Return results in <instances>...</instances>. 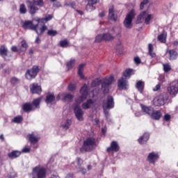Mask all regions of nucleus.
<instances>
[{
	"label": "nucleus",
	"mask_w": 178,
	"mask_h": 178,
	"mask_svg": "<svg viewBox=\"0 0 178 178\" xmlns=\"http://www.w3.org/2000/svg\"><path fill=\"white\" fill-rule=\"evenodd\" d=\"M80 92L81 95L75 100V104L74 106V112L75 113V116L79 122H83L84 118H83V115H84V111L80 108V104L81 102H84L86 99H87V96L88 95V86L87 85H84L80 90Z\"/></svg>",
	"instance_id": "1"
},
{
	"label": "nucleus",
	"mask_w": 178,
	"mask_h": 178,
	"mask_svg": "<svg viewBox=\"0 0 178 178\" xmlns=\"http://www.w3.org/2000/svg\"><path fill=\"white\" fill-rule=\"evenodd\" d=\"M154 19V15L149 14L148 10L143 11L138 15L136 19V24H140L141 23H145V24H151V20Z\"/></svg>",
	"instance_id": "2"
},
{
	"label": "nucleus",
	"mask_w": 178,
	"mask_h": 178,
	"mask_svg": "<svg viewBox=\"0 0 178 178\" xmlns=\"http://www.w3.org/2000/svg\"><path fill=\"white\" fill-rule=\"evenodd\" d=\"M95 147H97V140L94 138H88L83 141V147L80 149V151L81 152H83V151L88 152L92 151Z\"/></svg>",
	"instance_id": "3"
},
{
	"label": "nucleus",
	"mask_w": 178,
	"mask_h": 178,
	"mask_svg": "<svg viewBox=\"0 0 178 178\" xmlns=\"http://www.w3.org/2000/svg\"><path fill=\"white\" fill-rule=\"evenodd\" d=\"M115 107V103L113 102V97L108 96L107 99L103 102L102 108L104 109V115L107 119H109V111L108 109H113Z\"/></svg>",
	"instance_id": "4"
},
{
	"label": "nucleus",
	"mask_w": 178,
	"mask_h": 178,
	"mask_svg": "<svg viewBox=\"0 0 178 178\" xmlns=\"http://www.w3.org/2000/svg\"><path fill=\"white\" fill-rule=\"evenodd\" d=\"M136 16V12L134 10H131L129 14L126 16L125 19L124 21V26L126 29H131L133 27V19Z\"/></svg>",
	"instance_id": "5"
},
{
	"label": "nucleus",
	"mask_w": 178,
	"mask_h": 178,
	"mask_svg": "<svg viewBox=\"0 0 178 178\" xmlns=\"http://www.w3.org/2000/svg\"><path fill=\"white\" fill-rule=\"evenodd\" d=\"M169 96L168 94L163 93L154 99V106H162V105H165L166 102L168 101Z\"/></svg>",
	"instance_id": "6"
},
{
	"label": "nucleus",
	"mask_w": 178,
	"mask_h": 178,
	"mask_svg": "<svg viewBox=\"0 0 178 178\" xmlns=\"http://www.w3.org/2000/svg\"><path fill=\"white\" fill-rule=\"evenodd\" d=\"M38 72H40L38 66H33L32 69L27 70L25 74L26 79H27V80H33V79H35Z\"/></svg>",
	"instance_id": "7"
},
{
	"label": "nucleus",
	"mask_w": 178,
	"mask_h": 178,
	"mask_svg": "<svg viewBox=\"0 0 178 178\" xmlns=\"http://www.w3.org/2000/svg\"><path fill=\"white\" fill-rule=\"evenodd\" d=\"M33 172L36 174L38 178H45L47 176V169L40 165L33 168Z\"/></svg>",
	"instance_id": "8"
},
{
	"label": "nucleus",
	"mask_w": 178,
	"mask_h": 178,
	"mask_svg": "<svg viewBox=\"0 0 178 178\" xmlns=\"http://www.w3.org/2000/svg\"><path fill=\"white\" fill-rule=\"evenodd\" d=\"M113 76H111L108 79H104L103 83H102V88L103 90V92L106 94L109 91V86L113 83Z\"/></svg>",
	"instance_id": "9"
},
{
	"label": "nucleus",
	"mask_w": 178,
	"mask_h": 178,
	"mask_svg": "<svg viewBox=\"0 0 178 178\" xmlns=\"http://www.w3.org/2000/svg\"><path fill=\"white\" fill-rule=\"evenodd\" d=\"M104 41H112L115 38V29L108 30V32H106L102 34Z\"/></svg>",
	"instance_id": "10"
},
{
	"label": "nucleus",
	"mask_w": 178,
	"mask_h": 178,
	"mask_svg": "<svg viewBox=\"0 0 178 178\" xmlns=\"http://www.w3.org/2000/svg\"><path fill=\"white\" fill-rule=\"evenodd\" d=\"M119 149H120L119 143L113 140L111 143L110 147H107V152H118Z\"/></svg>",
	"instance_id": "11"
},
{
	"label": "nucleus",
	"mask_w": 178,
	"mask_h": 178,
	"mask_svg": "<svg viewBox=\"0 0 178 178\" xmlns=\"http://www.w3.org/2000/svg\"><path fill=\"white\" fill-rule=\"evenodd\" d=\"M98 2H99V0H89L86 5V10L88 12H92V10H95V5H97Z\"/></svg>",
	"instance_id": "12"
},
{
	"label": "nucleus",
	"mask_w": 178,
	"mask_h": 178,
	"mask_svg": "<svg viewBox=\"0 0 178 178\" xmlns=\"http://www.w3.org/2000/svg\"><path fill=\"white\" fill-rule=\"evenodd\" d=\"M46 30H48V26H47L45 24L42 25L40 27L38 24H36L35 25V29H33V31H35L38 35L44 34Z\"/></svg>",
	"instance_id": "13"
},
{
	"label": "nucleus",
	"mask_w": 178,
	"mask_h": 178,
	"mask_svg": "<svg viewBox=\"0 0 178 178\" xmlns=\"http://www.w3.org/2000/svg\"><path fill=\"white\" fill-rule=\"evenodd\" d=\"M159 159V154L156 152H151L147 156V160L150 163H155Z\"/></svg>",
	"instance_id": "14"
},
{
	"label": "nucleus",
	"mask_w": 178,
	"mask_h": 178,
	"mask_svg": "<svg viewBox=\"0 0 178 178\" xmlns=\"http://www.w3.org/2000/svg\"><path fill=\"white\" fill-rule=\"evenodd\" d=\"M42 89L41 86H38L37 83H33L31 86V92L32 94H41Z\"/></svg>",
	"instance_id": "15"
},
{
	"label": "nucleus",
	"mask_w": 178,
	"mask_h": 178,
	"mask_svg": "<svg viewBox=\"0 0 178 178\" xmlns=\"http://www.w3.org/2000/svg\"><path fill=\"white\" fill-rule=\"evenodd\" d=\"M150 118L154 120H159L162 118V111L158 110L155 111L153 108L152 113L150 114Z\"/></svg>",
	"instance_id": "16"
},
{
	"label": "nucleus",
	"mask_w": 178,
	"mask_h": 178,
	"mask_svg": "<svg viewBox=\"0 0 178 178\" xmlns=\"http://www.w3.org/2000/svg\"><path fill=\"white\" fill-rule=\"evenodd\" d=\"M22 27L24 29V30H33L35 27V25L33 24V22L31 21H25L22 24Z\"/></svg>",
	"instance_id": "17"
},
{
	"label": "nucleus",
	"mask_w": 178,
	"mask_h": 178,
	"mask_svg": "<svg viewBox=\"0 0 178 178\" xmlns=\"http://www.w3.org/2000/svg\"><path fill=\"white\" fill-rule=\"evenodd\" d=\"M166 54H168V58L170 60H175L177 59L178 54L175 49L167 50Z\"/></svg>",
	"instance_id": "18"
},
{
	"label": "nucleus",
	"mask_w": 178,
	"mask_h": 178,
	"mask_svg": "<svg viewBox=\"0 0 178 178\" xmlns=\"http://www.w3.org/2000/svg\"><path fill=\"white\" fill-rule=\"evenodd\" d=\"M29 140L31 143V144H35L38 143L40 140V136L37 135L35 133H32L31 134L29 135Z\"/></svg>",
	"instance_id": "19"
},
{
	"label": "nucleus",
	"mask_w": 178,
	"mask_h": 178,
	"mask_svg": "<svg viewBox=\"0 0 178 178\" xmlns=\"http://www.w3.org/2000/svg\"><path fill=\"white\" fill-rule=\"evenodd\" d=\"M108 19H110V20H113V22H116L118 20V15L115 13V10H113V6H111L109 8Z\"/></svg>",
	"instance_id": "20"
},
{
	"label": "nucleus",
	"mask_w": 178,
	"mask_h": 178,
	"mask_svg": "<svg viewBox=\"0 0 178 178\" xmlns=\"http://www.w3.org/2000/svg\"><path fill=\"white\" fill-rule=\"evenodd\" d=\"M140 108L144 113H146V115H148L149 116L151 115V113H152L154 111V108L152 107H148L147 106H145L144 104H140Z\"/></svg>",
	"instance_id": "21"
},
{
	"label": "nucleus",
	"mask_w": 178,
	"mask_h": 178,
	"mask_svg": "<svg viewBox=\"0 0 178 178\" xmlns=\"http://www.w3.org/2000/svg\"><path fill=\"white\" fill-rule=\"evenodd\" d=\"M118 87L121 90H126L127 88V81L124 78H121L118 80Z\"/></svg>",
	"instance_id": "22"
},
{
	"label": "nucleus",
	"mask_w": 178,
	"mask_h": 178,
	"mask_svg": "<svg viewBox=\"0 0 178 178\" xmlns=\"http://www.w3.org/2000/svg\"><path fill=\"white\" fill-rule=\"evenodd\" d=\"M94 105V102L92 99H88L86 102H83L81 105L82 109H90L91 106Z\"/></svg>",
	"instance_id": "23"
},
{
	"label": "nucleus",
	"mask_w": 178,
	"mask_h": 178,
	"mask_svg": "<svg viewBox=\"0 0 178 178\" xmlns=\"http://www.w3.org/2000/svg\"><path fill=\"white\" fill-rule=\"evenodd\" d=\"M149 140V134L145 133L143 136H141L138 140L139 144H145L147 140Z\"/></svg>",
	"instance_id": "24"
},
{
	"label": "nucleus",
	"mask_w": 178,
	"mask_h": 178,
	"mask_svg": "<svg viewBox=\"0 0 178 178\" xmlns=\"http://www.w3.org/2000/svg\"><path fill=\"white\" fill-rule=\"evenodd\" d=\"M145 83L143 81H138L136 84V88L138 89V91L143 92L144 91V87Z\"/></svg>",
	"instance_id": "25"
},
{
	"label": "nucleus",
	"mask_w": 178,
	"mask_h": 178,
	"mask_svg": "<svg viewBox=\"0 0 178 178\" xmlns=\"http://www.w3.org/2000/svg\"><path fill=\"white\" fill-rule=\"evenodd\" d=\"M55 101V95L53 93H48L46 96V104H52Z\"/></svg>",
	"instance_id": "26"
},
{
	"label": "nucleus",
	"mask_w": 178,
	"mask_h": 178,
	"mask_svg": "<svg viewBox=\"0 0 178 178\" xmlns=\"http://www.w3.org/2000/svg\"><path fill=\"white\" fill-rule=\"evenodd\" d=\"M21 154H22V152L15 150L9 153L8 156L9 158H10V159H15V158L20 156Z\"/></svg>",
	"instance_id": "27"
},
{
	"label": "nucleus",
	"mask_w": 178,
	"mask_h": 178,
	"mask_svg": "<svg viewBox=\"0 0 178 178\" xmlns=\"http://www.w3.org/2000/svg\"><path fill=\"white\" fill-rule=\"evenodd\" d=\"M148 54L151 58H156V54L154 52V46L152 44H149L148 45Z\"/></svg>",
	"instance_id": "28"
},
{
	"label": "nucleus",
	"mask_w": 178,
	"mask_h": 178,
	"mask_svg": "<svg viewBox=\"0 0 178 178\" xmlns=\"http://www.w3.org/2000/svg\"><path fill=\"white\" fill-rule=\"evenodd\" d=\"M27 48H29V44H27V42H26V40H22L21 42V47L19 48V51L26 52V51H27Z\"/></svg>",
	"instance_id": "29"
},
{
	"label": "nucleus",
	"mask_w": 178,
	"mask_h": 178,
	"mask_svg": "<svg viewBox=\"0 0 178 178\" xmlns=\"http://www.w3.org/2000/svg\"><path fill=\"white\" fill-rule=\"evenodd\" d=\"M71 124H72V120H67L62 123L61 127H63V129H65V130H67L69 127H70Z\"/></svg>",
	"instance_id": "30"
},
{
	"label": "nucleus",
	"mask_w": 178,
	"mask_h": 178,
	"mask_svg": "<svg viewBox=\"0 0 178 178\" xmlns=\"http://www.w3.org/2000/svg\"><path fill=\"white\" fill-rule=\"evenodd\" d=\"M134 74V70L131 69H127L123 73V76L124 77H126V79H129L130 76L133 75Z\"/></svg>",
	"instance_id": "31"
},
{
	"label": "nucleus",
	"mask_w": 178,
	"mask_h": 178,
	"mask_svg": "<svg viewBox=\"0 0 178 178\" xmlns=\"http://www.w3.org/2000/svg\"><path fill=\"white\" fill-rule=\"evenodd\" d=\"M0 55L3 56V58H5L6 55H8V48L5 46H1L0 47Z\"/></svg>",
	"instance_id": "32"
},
{
	"label": "nucleus",
	"mask_w": 178,
	"mask_h": 178,
	"mask_svg": "<svg viewBox=\"0 0 178 178\" xmlns=\"http://www.w3.org/2000/svg\"><path fill=\"white\" fill-rule=\"evenodd\" d=\"M157 40L158 41H160V42L165 44V42H166V34L165 33L160 34L158 36Z\"/></svg>",
	"instance_id": "33"
},
{
	"label": "nucleus",
	"mask_w": 178,
	"mask_h": 178,
	"mask_svg": "<svg viewBox=\"0 0 178 178\" xmlns=\"http://www.w3.org/2000/svg\"><path fill=\"white\" fill-rule=\"evenodd\" d=\"M29 9H30V13L31 15H35V13L37 10H38V8L35 7V6L33 5L31 2H30V6H29Z\"/></svg>",
	"instance_id": "34"
},
{
	"label": "nucleus",
	"mask_w": 178,
	"mask_h": 178,
	"mask_svg": "<svg viewBox=\"0 0 178 178\" xmlns=\"http://www.w3.org/2000/svg\"><path fill=\"white\" fill-rule=\"evenodd\" d=\"M23 109L24 112H30V111H32L33 109V104L26 103L24 104Z\"/></svg>",
	"instance_id": "35"
},
{
	"label": "nucleus",
	"mask_w": 178,
	"mask_h": 178,
	"mask_svg": "<svg viewBox=\"0 0 178 178\" xmlns=\"http://www.w3.org/2000/svg\"><path fill=\"white\" fill-rule=\"evenodd\" d=\"M84 69V64H81L78 69V74L81 79H84V74H83V70Z\"/></svg>",
	"instance_id": "36"
},
{
	"label": "nucleus",
	"mask_w": 178,
	"mask_h": 178,
	"mask_svg": "<svg viewBox=\"0 0 178 178\" xmlns=\"http://www.w3.org/2000/svg\"><path fill=\"white\" fill-rule=\"evenodd\" d=\"M19 13L21 15H26V13H27V8H26V5L22 3L19 6Z\"/></svg>",
	"instance_id": "37"
},
{
	"label": "nucleus",
	"mask_w": 178,
	"mask_h": 178,
	"mask_svg": "<svg viewBox=\"0 0 178 178\" xmlns=\"http://www.w3.org/2000/svg\"><path fill=\"white\" fill-rule=\"evenodd\" d=\"M12 122L13 123H22V122H23V118L20 115H18L17 117H15L13 120Z\"/></svg>",
	"instance_id": "38"
},
{
	"label": "nucleus",
	"mask_w": 178,
	"mask_h": 178,
	"mask_svg": "<svg viewBox=\"0 0 178 178\" xmlns=\"http://www.w3.org/2000/svg\"><path fill=\"white\" fill-rule=\"evenodd\" d=\"M73 98H74V96L72 95L66 94V95H64L63 99V101L70 102L72 101V99H73Z\"/></svg>",
	"instance_id": "39"
},
{
	"label": "nucleus",
	"mask_w": 178,
	"mask_h": 178,
	"mask_svg": "<svg viewBox=\"0 0 178 178\" xmlns=\"http://www.w3.org/2000/svg\"><path fill=\"white\" fill-rule=\"evenodd\" d=\"M163 70L165 73H168V72H170L172 70V67L169 63L163 64Z\"/></svg>",
	"instance_id": "40"
},
{
	"label": "nucleus",
	"mask_w": 178,
	"mask_h": 178,
	"mask_svg": "<svg viewBox=\"0 0 178 178\" xmlns=\"http://www.w3.org/2000/svg\"><path fill=\"white\" fill-rule=\"evenodd\" d=\"M101 84V79H96L94 81H92L91 83V87H97V86H99Z\"/></svg>",
	"instance_id": "41"
},
{
	"label": "nucleus",
	"mask_w": 178,
	"mask_h": 178,
	"mask_svg": "<svg viewBox=\"0 0 178 178\" xmlns=\"http://www.w3.org/2000/svg\"><path fill=\"white\" fill-rule=\"evenodd\" d=\"M68 45H69V42L67 41V40L65 39L64 40L60 41V46L62 48H66V47H67Z\"/></svg>",
	"instance_id": "42"
},
{
	"label": "nucleus",
	"mask_w": 178,
	"mask_h": 178,
	"mask_svg": "<svg viewBox=\"0 0 178 178\" xmlns=\"http://www.w3.org/2000/svg\"><path fill=\"white\" fill-rule=\"evenodd\" d=\"M74 62H75V60H74V59H71V60L67 63V67L68 70H70V69H72V67H73V66H74Z\"/></svg>",
	"instance_id": "43"
},
{
	"label": "nucleus",
	"mask_w": 178,
	"mask_h": 178,
	"mask_svg": "<svg viewBox=\"0 0 178 178\" xmlns=\"http://www.w3.org/2000/svg\"><path fill=\"white\" fill-rule=\"evenodd\" d=\"M40 102H41V97L34 99L32 105H34L35 108H38V106H40Z\"/></svg>",
	"instance_id": "44"
},
{
	"label": "nucleus",
	"mask_w": 178,
	"mask_h": 178,
	"mask_svg": "<svg viewBox=\"0 0 178 178\" xmlns=\"http://www.w3.org/2000/svg\"><path fill=\"white\" fill-rule=\"evenodd\" d=\"M33 5L44 6V0H33Z\"/></svg>",
	"instance_id": "45"
},
{
	"label": "nucleus",
	"mask_w": 178,
	"mask_h": 178,
	"mask_svg": "<svg viewBox=\"0 0 178 178\" xmlns=\"http://www.w3.org/2000/svg\"><path fill=\"white\" fill-rule=\"evenodd\" d=\"M101 41H104V36L103 35H97L95 38V42H101Z\"/></svg>",
	"instance_id": "46"
},
{
	"label": "nucleus",
	"mask_w": 178,
	"mask_h": 178,
	"mask_svg": "<svg viewBox=\"0 0 178 178\" xmlns=\"http://www.w3.org/2000/svg\"><path fill=\"white\" fill-rule=\"evenodd\" d=\"M47 34L48 35H50L51 37H55V35H56V34H58V32L55 30H49L47 31Z\"/></svg>",
	"instance_id": "47"
},
{
	"label": "nucleus",
	"mask_w": 178,
	"mask_h": 178,
	"mask_svg": "<svg viewBox=\"0 0 178 178\" xmlns=\"http://www.w3.org/2000/svg\"><path fill=\"white\" fill-rule=\"evenodd\" d=\"M11 84H19L20 83V80L16 77H13L10 79Z\"/></svg>",
	"instance_id": "48"
},
{
	"label": "nucleus",
	"mask_w": 178,
	"mask_h": 178,
	"mask_svg": "<svg viewBox=\"0 0 178 178\" xmlns=\"http://www.w3.org/2000/svg\"><path fill=\"white\" fill-rule=\"evenodd\" d=\"M35 22H37L38 23H47V19H45V18H39L37 17L35 19Z\"/></svg>",
	"instance_id": "49"
},
{
	"label": "nucleus",
	"mask_w": 178,
	"mask_h": 178,
	"mask_svg": "<svg viewBox=\"0 0 178 178\" xmlns=\"http://www.w3.org/2000/svg\"><path fill=\"white\" fill-rule=\"evenodd\" d=\"M65 6H70V8H72V9H76V3L73 1L69 3H65Z\"/></svg>",
	"instance_id": "50"
},
{
	"label": "nucleus",
	"mask_w": 178,
	"mask_h": 178,
	"mask_svg": "<svg viewBox=\"0 0 178 178\" xmlns=\"http://www.w3.org/2000/svg\"><path fill=\"white\" fill-rule=\"evenodd\" d=\"M69 91H74L76 90V85L71 83L68 86Z\"/></svg>",
	"instance_id": "51"
},
{
	"label": "nucleus",
	"mask_w": 178,
	"mask_h": 178,
	"mask_svg": "<svg viewBox=\"0 0 178 178\" xmlns=\"http://www.w3.org/2000/svg\"><path fill=\"white\" fill-rule=\"evenodd\" d=\"M149 1L148 0H143L141 3H140V9H144V6L147 5V3H148Z\"/></svg>",
	"instance_id": "52"
},
{
	"label": "nucleus",
	"mask_w": 178,
	"mask_h": 178,
	"mask_svg": "<svg viewBox=\"0 0 178 178\" xmlns=\"http://www.w3.org/2000/svg\"><path fill=\"white\" fill-rule=\"evenodd\" d=\"M52 17H54L52 16V15H46L44 19H45L46 22H49V20H52Z\"/></svg>",
	"instance_id": "53"
},
{
	"label": "nucleus",
	"mask_w": 178,
	"mask_h": 178,
	"mask_svg": "<svg viewBox=\"0 0 178 178\" xmlns=\"http://www.w3.org/2000/svg\"><path fill=\"white\" fill-rule=\"evenodd\" d=\"M134 62L136 65H140V63H141V59H140L139 57H135Z\"/></svg>",
	"instance_id": "54"
},
{
	"label": "nucleus",
	"mask_w": 178,
	"mask_h": 178,
	"mask_svg": "<svg viewBox=\"0 0 178 178\" xmlns=\"http://www.w3.org/2000/svg\"><path fill=\"white\" fill-rule=\"evenodd\" d=\"M164 120H165V122H169V120H170V115L165 114L164 115Z\"/></svg>",
	"instance_id": "55"
},
{
	"label": "nucleus",
	"mask_w": 178,
	"mask_h": 178,
	"mask_svg": "<svg viewBox=\"0 0 178 178\" xmlns=\"http://www.w3.org/2000/svg\"><path fill=\"white\" fill-rule=\"evenodd\" d=\"M77 161V163L79 166H81V165L83 164V160H81V159H80V157H78L76 159Z\"/></svg>",
	"instance_id": "56"
},
{
	"label": "nucleus",
	"mask_w": 178,
	"mask_h": 178,
	"mask_svg": "<svg viewBox=\"0 0 178 178\" xmlns=\"http://www.w3.org/2000/svg\"><path fill=\"white\" fill-rule=\"evenodd\" d=\"M8 178H15V177H16V173L11 172L10 174H8Z\"/></svg>",
	"instance_id": "57"
},
{
	"label": "nucleus",
	"mask_w": 178,
	"mask_h": 178,
	"mask_svg": "<svg viewBox=\"0 0 178 178\" xmlns=\"http://www.w3.org/2000/svg\"><path fill=\"white\" fill-rule=\"evenodd\" d=\"M22 152H30V147H24V149H22Z\"/></svg>",
	"instance_id": "58"
},
{
	"label": "nucleus",
	"mask_w": 178,
	"mask_h": 178,
	"mask_svg": "<svg viewBox=\"0 0 178 178\" xmlns=\"http://www.w3.org/2000/svg\"><path fill=\"white\" fill-rule=\"evenodd\" d=\"M11 51H13V52H17V51H20V49H17V47L16 46H13L11 48Z\"/></svg>",
	"instance_id": "59"
},
{
	"label": "nucleus",
	"mask_w": 178,
	"mask_h": 178,
	"mask_svg": "<svg viewBox=\"0 0 178 178\" xmlns=\"http://www.w3.org/2000/svg\"><path fill=\"white\" fill-rule=\"evenodd\" d=\"M159 90H161V84H157L155 87V88L153 89L154 91H158Z\"/></svg>",
	"instance_id": "60"
},
{
	"label": "nucleus",
	"mask_w": 178,
	"mask_h": 178,
	"mask_svg": "<svg viewBox=\"0 0 178 178\" xmlns=\"http://www.w3.org/2000/svg\"><path fill=\"white\" fill-rule=\"evenodd\" d=\"M60 6H62V5L59 2L54 3V8H60Z\"/></svg>",
	"instance_id": "61"
},
{
	"label": "nucleus",
	"mask_w": 178,
	"mask_h": 178,
	"mask_svg": "<svg viewBox=\"0 0 178 178\" xmlns=\"http://www.w3.org/2000/svg\"><path fill=\"white\" fill-rule=\"evenodd\" d=\"M135 116H136V118H140V116H141V112H140V111H136V112L135 113Z\"/></svg>",
	"instance_id": "62"
},
{
	"label": "nucleus",
	"mask_w": 178,
	"mask_h": 178,
	"mask_svg": "<svg viewBox=\"0 0 178 178\" xmlns=\"http://www.w3.org/2000/svg\"><path fill=\"white\" fill-rule=\"evenodd\" d=\"M35 42L36 43V44H40V42H41V40L40 39V37H37L36 38V39H35Z\"/></svg>",
	"instance_id": "63"
},
{
	"label": "nucleus",
	"mask_w": 178,
	"mask_h": 178,
	"mask_svg": "<svg viewBox=\"0 0 178 178\" xmlns=\"http://www.w3.org/2000/svg\"><path fill=\"white\" fill-rule=\"evenodd\" d=\"M65 178H73V174H68L67 175V176L65 177Z\"/></svg>",
	"instance_id": "64"
}]
</instances>
